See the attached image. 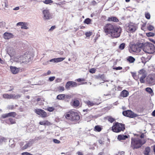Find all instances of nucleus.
<instances>
[{"instance_id":"obj_1","label":"nucleus","mask_w":155,"mask_h":155,"mask_svg":"<svg viewBox=\"0 0 155 155\" xmlns=\"http://www.w3.org/2000/svg\"><path fill=\"white\" fill-rule=\"evenodd\" d=\"M146 142V140L145 139L132 138L131 147L133 149H137L145 143Z\"/></svg>"},{"instance_id":"obj_2","label":"nucleus","mask_w":155,"mask_h":155,"mask_svg":"<svg viewBox=\"0 0 155 155\" xmlns=\"http://www.w3.org/2000/svg\"><path fill=\"white\" fill-rule=\"evenodd\" d=\"M142 48L144 52L148 54H153L155 52V47L154 45L150 43L143 44Z\"/></svg>"},{"instance_id":"obj_3","label":"nucleus","mask_w":155,"mask_h":155,"mask_svg":"<svg viewBox=\"0 0 155 155\" xmlns=\"http://www.w3.org/2000/svg\"><path fill=\"white\" fill-rule=\"evenodd\" d=\"M31 58L29 55L27 56L25 55L24 56L15 57L14 58V60L16 62L20 63L21 64L22 63L27 64L31 60Z\"/></svg>"},{"instance_id":"obj_4","label":"nucleus","mask_w":155,"mask_h":155,"mask_svg":"<svg viewBox=\"0 0 155 155\" xmlns=\"http://www.w3.org/2000/svg\"><path fill=\"white\" fill-rule=\"evenodd\" d=\"M125 129L124 125L122 124L116 122L114 123L112 127V130L116 133L123 131Z\"/></svg>"},{"instance_id":"obj_5","label":"nucleus","mask_w":155,"mask_h":155,"mask_svg":"<svg viewBox=\"0 0 155 155\" xmlns=\"http://www.w3.org/2000/svg\"><path fill=\"white\" fill-rule=\"evenodd\" d=\"M147 71L144 69H140L138 71L137 76L140 78V81L141 83H144V79L147 77Z\"/></svg>"},{"instance_id":"obj_6","label":"nucleus","mask_w":155,"mask_h":155,"mask_svg":"<svg viewBox=\"0 0 155 155\" xmlns=\"http://www.w3.org/2000/svg\"><path fill=\"white\" fill-rule=\"evenodd\" d=\"M137 24L132 22H130L126 25V30L128 32L133 33L137 30Z\"/></svg>"},{"instance_id":"obj_7","label":"nucleus","mask_w":155,"mask_h":155,"mask_svg":"<svg viewBox=\"0 0 155 155\" xmlns=\"http://www.w3.org/2000/svg\"><path fill=\"white\" fill-rule=\"evenodd\" d=\"M122 31L121 28L119 27L115 26L111 33L110 36L113 38H117L120 37Z\"/></svg>"},{"instance_id":"obj_8","label":"nucleus","mask_w":155,"mask_h":155,"mask_svg":"<svg viewBox=\"0 0 155 155\" xmlns=\"http://www.w3.org/2000/svg\"><path fill=\"white\" fill-rule=\"evenodd\" d=\"M35 142V140L33 139L30 140L28 141H25V142H21L20 143V145L21 147L25 144L24 145L21 147L23 150L26 149L32 146Z\"/></svg>"},{"instance_id":"obj_9","label":"nucleus","mask_w":155,"mask_h":155,"mask_svg":"<svg viewBox=\"0 0 155 155\" xmlns=\"http://www.w3.org/2000/svg\"><path fill=\"white\" fill-rule=\"evenodd\" d=\"M115 27V26H113L111 24H107L104 27V30L107 35H109L110 36L111 35V33L112 31H113Z\"/></svg>"},{"instance_id":"obj_10","label":"nucleus","mask_w":155,"mask_h":155,"mask_svg":"<svg viewBox=\"0 0 155 155\" xmlns=\"http://www.w3.org/2000/svg\"><path fill=\"white\" fill-rule=\"evenodd\" d=\"M43 18L45 20H48L52 18L51 14L49 10L47 8L43 10L42 11Z\"/></svg>"},{"instance_id":"obj_11","label":"nucleus","mask_w":155,"mask_h":155,"mask_svg":"<svg viewBox=\"0 0 155 155\" xmlns=\"http://www.w3.org/2000/svg\"><path fill=\"white\" fill-rule=\"evenodd\" d=\"M34 111L36 114L42 117H45L48 116L47 113L41 109H37Z\"/></svg>"},{"instance_id":"obj_12","label":"nucleus","mask_w":155,"mask_h":155,"mask_svg":"<svg viewBox=\"0 0 155 155\" xmlns=\"http://www.w3.org/2000/svg\"><path fill=\"white\" fill-rule=\"evenodd\" d=\"M123 115L125 116L131 118H133L137 116V114L134 113L130 110H127L123 112Z\"/></svg>"},{"instance_id":"obj_13","label":"nucleus","mask_w":155,"mask_h":155,"mask_svg":"<svg viewBox=\"0 0 155 155\" xmlns=\"http://www.w3.org/2000/svg\"><path fill=\"white\" fill-rule=\"evenodd\" d=\"M147 82L151 85L155 84V76L153 75H150L147 78Z\"/></svg>"},{"instance_id":"obj_14","label":"nucleus","mask_w":155,"mask_h":155,"mask_svg":"<svg viewBox=\"0 0 155 155\" xmlns=\"http://www.w3.org/2000/svg\"><path fill=\"white\" fill-rule=\"evenodd\" d=\"M142 47L140 48L138 46L136 45H133L130 47V50H131L134 52L138 53L140 51Z\"/></svg>"},{"instance_id":"obj_15","label":"nucleus","mask_w":155,"mask_h":155,"mask_svg":"<svg viewBox=\"0 0 155 155\" xmlns=\"http://www.w3.org/2000/svg\"><path fill=\"white\" fill-rule=\"evenodd\" d=\"M72 121H77L79 119L80 116L77 112L72 110Z\"/></svg>"},{"instance_id":"obj_16","label":"nucleus","mask_w":155,"mask_h":155,"mask_svg":"<svg viewBox=\"0 0 155 155\" xmlns=\"http://www.w3.org/2000/svg\"><path fill=\"white\" fill-rule=\"evenodd\" d=\"M65 58H54L50 60L49 61L53 62V63H56L62 61Z\"/></svg>"},{"instance_id":"obj_17","label":"nucleus","mask_w":155,"mask_h":155,"mask_svg":"<svg viewBox=\"0 0 155 155\" xmlns=\"http://www.w3.org/2000/svg\"><path fill=\"white\" fill-rule=\"evenodd\" d=\"M107 140L108 142H107L105 143L106 146L107 147L109 145V144L110 143V141L109 139H107ZM98 143L101 145H103L105 144L104 140L103 138H101L99 140H98Z\"/></svg>"},{"instance_id":"obj_18","label":"nucleus","mask_w":155,"mask_h":155,"mask_svg":"<svg viewBox=\"0 0 155 155\" xmlns=\"http://www.w3.org/2000/svg\"><path fill=\"white\" fill-rule=\"evenodd\" d=\"M3 37L5 39H9L14 37V35L12 33L5 32L3 35Z\"/></svg>"},{"instance_id":"obj_19","label":"nucleus","mask_w":155,"mask_h":155,"mask_svg":"<svg viewBox=\"0 0 155 155\" xmlns=\"http://www.w3.org/2000/svg\"><path fill=\"white\" fill-rule=\"evenodd\" d=\"M72 110L69 112L66 113L65 114V118L68 120H69L72 121Z\"/></svg>"},{"instance_id":"obj_20","label":"nucleus","mask_w":155,"mask_h":155,"mask_svg":"<svg viewBox=\"0 0 155 155\" xmlns=\"http://www.w3.org/2000/svg\"><path fill=\"white\" fill-rule=\"evenodd\" d=\"M10 69L11 72L13 74H16L19 71V69L15 67L11 66Z\"/></svg>"},{"instance_id":"obj_21","label":"nucleus","mask_w":155,"mask_h":155,"mask_svg":"<svg viewBox=\"0 0 155 155\" xmlns=\"http://www.w3.org/2000/svg\"><path fill=\"white\" fill-rule=\"evenodd\" d=\"M128 95L129 92L126 90L122 91L120 94L121 96L123 97H126L128 96Z\"/></svg>"},{"instance_id":"obj_22","label":"nucleus","mask_w":155,"mask_h":155,"mask_svg":"<svg viewBox=\"0 0 155 155\" xmlns=\"http://www.w3.org/2000/svg\"><path fill=\"white\" fill-rule=\"evenodd\" d=\"M128 138L127 135H119L117 137V139L119 140H124Z\"/></svg>"},{"instance_id":"obj_23","label":"nucleus","mask_w":155,"mask_h":155,"mask_svg":"<svg viewBox=\"0 0 155 155\" xmlns=\"http://www.w3.org/2000/svg\"><path fill=\"white\" fill-rule=\"evenodd\" d=\"M150 151V148L149 147H147L145 148L143 153L144 155H149Z\"/></svg>"},{"instance_id":"obj_24","label":"nucleus","mask_w":155,"mask_h":155,"mask_svg":"<svg viewBox=\"0 0 155 155\" xmlns=\"http://www.w3.org/2000/svg\"><path fill=\"white\" fill-rule=\"evenodd\" d=\"M85 103L87 104V105L89 107H91L94 106V105L96 104V103L93 102L91 101H86L85 102Z\"/></svg>"},{"instance_id":"obj_25","label":"nucleus","mask_w":155,"mask_h":155,"mask_svg":"<svg viewBox=\"0 0 155 155\" xmlns=\"http://www.w3.org/2000/svg\"><path fill=\"white\" fill-rule=\"evenodd\" d=\"M109 21L117 22L118 21V19L115 17H109L108 19Z\"/></svg>"},{"instance_id":"obj_26","label":"nucleus","mask_w":155,"mask_h":155,"mask_svg":"<svg viewBox=\"0 0 155 155\" xmlns=\"http://www.w3.org/2000/svg\"><path fill=\"white\" fill-rule=\"evenodd\" d=\"M127 60L130 63H133L135 61V59L133 57L130 56L127 58Z\"/></svg>"},{"instance_id":"obj_27","label":"nucleus","mask_w":155,"mask_h":155,"mask_svg":"<svg viewBox=\"0 0 155 155\" xmlns=\"http://www.w3.org/2000/svg\"><path fill=\"white\" fill-rule=\"evenodd\" d=\"M41 125H50V123L48 121H43L41 122H40L39 123Z\"/></svg>"},{"instance_id":"obj_28","label":"nucleus","mask_w":155,"mask_h":155,"mask_svg":"<svg viewBox=\"0 0 155 155\" xmlns=\"http://www.w3.org/2000/svg\"><path fill=\"white\" fill-rule=\"evenodd\" d=\"M65 94H61L58 95L57 98L59 100H63L64 99Z\"/></svg>"},{"instance_id":"obj_29","label":"nucleus","mask_w":155,"mask_h":155,"mask_svg":"<svg viewBox=\"0 0 155 155\" xmlns=\"http://www.w3.org/2000/svg\"><path fill=\"white\" fill-rule=\"evenodd\" d=\"M79 101L77 100H75L73 102V105L75 107H77L79 106Z\"/></svg>"},{"instance_id":"obj_30","label":"nucleus","mask_w":155,"mask_h":155,"mask_svg":"<svg viewBox=\"0 0 155 155\" xmlns=\"http://www.w3.org/2000/svg\"><path fill=\"white\" fill-rule=\"evenodd\" d=\"M8 117H15L17 115V114L15 112H11L8 113Z\"/></svg>"},{"instance_id":"obj_31","label":"nucleus","mask_w":155,"mask_h":155,"mask_svg":"<svg viewBox=\"0 0 155 155\" xmlns=\"http://www.w3.org/2000/svg\"><path fill=\"white\" fill-rule=\"evenodd\" d=\"M102 130L101 128L99 125H97L95 127L94 130L98 132H100Z\"/></svg>"},{"instance_id":"obj_32","label":"nucleus","mask_w":155,"mask_h":155,"mask_svg":"<svg viewBox=\"0 0 155 155\" xmlns=\"http://www.w3.org/2000/svg\"><path fill=\"white\" fill-rule=\"evenodd\" d=\"M28 24L27 23L24 22V24L21 26V28L23 29H28V27H27Z\"/></svg>"},{"instance_id":"obj_33","label":"nucleus","mask_w":155,"mask_h":155,"mask_svg":"<svg viewBox=\"0 0 155 155\" xmlns=\"http://www.w3.org/2000/svg\"><path fill=\"white\" fill-rule=\"evenodd\" d=\"M3 96L4 98L5 99H11V94H3Z\"/></svg>"},{"instance_id":"obj_34","label":"nucleus","mask_w":155,"mask_h":155,"mask_svg":"<svg viewBox=\"0 0 155 155\" xmlns=\"http://www.w3.org/2000/svg\"><path fill=\"white\" fill-rule=\"evenodd\" d=\"M71 81H69L67 82L66 85V87L67 89L71 87Z\"/></svg>"},{"instance_id":"obj_35","label":"nucleus","mask_w":155,"mask_h":155,"mask_svg":"<svg viewBox=\"0 0 155 155\" xmlns=\"http://www.w3.org/2000/svg\"><path fill=\"white\" fill-rule=\"evenodd\" d=\"M8 120L10 122V124H15L16 123L15 119L12 118H9Z\"/></svg>"},{"instance_id":"obj_36","label":"nucleus","mask_w":155,"mask_h":155,"mask_svg":"<svg viewBox=\"0 0 155 155\" xmlns=\"http://www.w3.org/2000/svg\"><path fill=\"white\" fill-rule=\"evenodd\" d=\"M91 21V19L89 18L86 19L84 21V23L87 24L89 25L90 24Z\"/></svg>"},{"instance_id":"obj_37","label":"nucleus","mask_w":155,"mask_h":155,"mask_svg":"<svg viewBox=\"0 0 155 155\" xmlns=\"http://www.w3.org/2000/svg\"><path fill=\"white\" fill-rule=\"evenodd\" d=\"M146 35L147 37H149L154 36L155 34V33L153 32H149L148 33H146Z\"/></svg>"},{"instance_id":"obj_38","label":"nucleus","mask_w":155,"mask_h":155,"mask_svg":"<svg viewBox=\"0 0 155 155\" xmlns=\"http://www.w3.org/2000/svg\"><path fill=\"white\" fill-rule=\"evenodd\" d=\"M7 139L2 136H0V143H2L3 142H6Z\"/></svg>"},{"instance_id":"obj_39","label":"nucleus","mask_w":155,"mask_h":155,"mask_svg":"<svg viewBox=\"0 0 155 155\" xmlns=\"http://www.w3.org/2000/svg\"><path fill=\"white\" fill-rule=\"evenodd\" d=\"M146 91L150 94H151L153 92L152 90L150 87L146 88Z\"/></svg>"},{"instance_id":"obj_40","label":"nucleus","mask_w":155,"mask_h":155,"mask_svg":"<svg viewBox=\"0 0 155 155\" xmlns=\"http://www.w3.org/2000/svg\"><path fill=\"white\" fill-rule=\"evenodd\" d=\"M55 108L54 107H48L46 109L49 112H52L54 110Z\"/></svg>"},{"instance_id":"obj_41","label":"nucleus","mask_w":155,"mask_h":155,"mask_svg":"<svg viewBox=\"0 0 155 155\" xmlns=\"http://www.w3.org/2000/svg\"><path fill=\"white\" fill-rule=\"evenodd\" d=\"M53 2V1L51 0H45L43 1V2L44 3L47 4L52 3Z\"/></svg>"},{"instance_id":"obj_42","label":"nucleus","mask_w":155,"mask_h":155,"mask_svg":"<svg viewBox=\"0 0 155 155\" xmlns=\"http://www.w3.org/2000/svg\"><path fill=\"white\" fill-rule=\"evenodd\" d=\"M154 28L153 26L151 25H149L147 27V29L150 31L153 30Z\"/></svg>"},{"instance_id":"obj_43","label":"nucleus","mask_w":155,"mask_h":155,"mask_svg":"<svg viewBox=\"0 0 155 155\" xmlns=\"http://www.w3.org/2000/svg\"><path fill=\"white\" fill-rule=\"evenodd\" d=\"M125 44L122 43L119 46V48L120 50H123L125 48Z\"/></svg>"},{"instance_id":"obj_44","label":"nucleus","mask_w":155,"mask_h":155,"mask_svg":"<svg viewBox=\"0 0 155 155\" xmlns=\"http://www.w3.org/2000/svg\"><path fill=\"white\" fill-rule=\"evenodd\" d=\"M145 17L146 18L148 19H149L150 18V14L148 13H145Z\"/></svg>"},{"instance_id":"obj_45","label":"nucleus","mask_w":155,"mask_h":155,"mask_svg":"<svg viewBox=\"0 0 155 155\" xmlns=\"http://www.w3.org/2000/svg\"><path fill=\"white\" fill-rule=\"evenodd\" d=\"M71 87H74L77 86V84L76 83L71 81Z\"/></svg>"},{"instance_id":"obj_46","label":"nucleus","mask_w":155,"mask_h":155,"mask_svg":"<svg viewBox=\"0 0 155 155\" xmlns=\"http://www.w3.org/2000/svg\"><path fill=\"white\" fill-rule=\"evenodd\" d=\"M8 113L2 114L1 117L2 118H5L8 117Z\"/></svg>"},{"instance_id":"obj_47","label":"nucleus","mask_w":155,"mask_h":155,"mask_svg":"<svg viewBox=\"0 0 155 155\" xmlns=\"http://www.w3.org/2000/svg\"><path fill=\"white\" fill-rule=\"evenodd\" d=\"M85 35L87 37H89L92 35V32H86L85 33Z\"/></svg>"},{"instance_id":"obj_48","label":"nucleus","mask_w":155,"mask_h":155,"mask_svg":"<svg viewBox=\"0 0 155 155\" xmlns=\"http://www.w3.org/2000/svg\"><path fill=\"white\" fill-rule=\"evenodd\" d=\"M99 2V0H97V1H96L95 0H93V1L92 2L91 4L93 5H96L97 3Z\"/></svg>"},{"instance_id":"obj_49","label":"nucleus","mask_w":155,"mask_h":155,"mask_svg":"<svg viewBox=\"0 0 155 155\" xmlns=\"http://www.w3.org/2000/svg\"><path fill=\"white\" fill-rule=\"evenodd\" d=\"M108 120L110 123H112L114 121V119L111 117H110L108 118Z\"/></svg>"},{"instance_id":"obj_50","label":"nucleus","mask_w":155,"mask_h":155,"mask_svg":"<svg viewBox=\"0 0 155 155\" xmlns=\"http://www.w3.org/2000/svg\"><path fill=\"white\" fill-rule=\"evenodd\" d=\"M122 69V67H114L113 68V69L114 70H121Z\"/></svg>"},{"instance_id":"obj_51","label":"nucleus","mask_w":155,"mask_h":155,"mask_svg":"<svg viewBox=\"0 0 155 155\" xmlns=\"http://www.w3.org/2000/svg\"><path fill=\"white\" fill-rule=\"evenodd\" d=\"M96 71V70L94 68H91L90 70V72L91 73L93 74L95 73Z\"/></svg>"},{"instance_id":"obj_52","label":"nucleus","mask_w":155,"mask_h":155,"mask_svg":"<svg viewBox=\"0 0 155 155\" xmlns=\"http://www.w3.org/2000/svg\"><path fill=\"white\" fill-rule=\"evenodd\" d=\"M14 106L13 105H8L7 108L9 109H13L14 108Z\"/></svg>"},{"instance_id":"obj_53","label":"nucleus","mask_w":155,"mask_h":155,"mask_svg":"<svg viewBox=\"0 0 155 155\" xmlns=\"http://www.w3.org/2000/svg\"><path fill=\"white\" fill-rule=\"evenodd\" d=\"M55 78V77L54 76H53V77H50L49 78V81H52L54 80Z\"/></svg>"},{"instance_id":"obj_54","label":"nucleus","mask_w":155,"mask_h":155,"mask_svg":"<svg viewBox=\"0 0 155 155\" xmlns=\"http://www.w3.org/2000/svg\"><path fill=\"white\" fill-rule=\"evenodd\" d=\"M64 90V88L63 87H59V91L60 92H62Z\"/></svg>"},{"instance_id":"obj_55","label":"nucleus","mask_w":155,"mask_h":155,"mask_svg":"<svg viewBox=\"0 0 155 155\" xmlns=\"http://www.w3.org/2000/svg\"><path fill=\"white\" fill-rule=\"evenodd\" d=\"M64 99H70L71 97V96L69 95L65 94Z\"/></svg>"},{"instance_id":"obj_56","label":"nucleus","mask_w":155,"mask_h":155,"mask_svg":"<svg viewBox=\"0 0 155 155\" xmlns=\"http://www.w3.org/2000/svg\"><path fill=\"white\" fill-rule=\"evenodd\" d=\"M24 22H19L16 25L17 26H22L24 24Z\"/></svg>"},{"instance_id":"obj_57","label":"nucleus","mask_w":155,"mask_h":155,"mask_svg":"<svg viewBox=\"0 0 155 155\" xmlns=\"http://www.w3.org/2000/svg\"><path fill=\"white\" fill-rule=\"evenodd\" d=\"M15 99L19 98L21 97V95L19 94H15Z\"/></svg>"},{"instance_id":"obj_58","label":"nucleus","mask_w":155,"mask_h":155,"mask_svg":"<svg viewBox=\"0 0 155 155\" xmlns=\"http://www.w3.org/2000/svg\"><path fill=\"white\" fill-rule=\"evenodd\" d=\"M22 155H32V154L27 152H24L22 153Z\"/></svg>"},{"instance_id":"obj_59","label":"nucleus","mask_w":155,"mask_h":155,"mask_svg":"<svg viewBox=\"0 0 155 155\" xmlns=\"http://www.w3.org/2000/svg\"><path fill=\"white\" fill-rule=\"evenodd\" d=\"M15 94H11V99H15Z\"/></svg>"},{"instance_id":"obj_60","label":"nucleus","mask_w":155,"mask_h":155,"mask_svg":"<svg viewBox=\"0 0 155 155\" xmlns=\"http://www.w3.org/2000/svg\"><path fill=\"white\" fill-rule=\"evenodd\" d=\"M54 142L56 143H59L60 142V141L57 139H54Z\"/></svg>"},{"instance_id":"obj_61","label":"nucleus","mask_w":155,"mask_h":155,"mask_svg":"<svg viewBox=\"0 0 155 155\" xmlns=\"http://www.w3.org/2000/svg\"><path fill=\"white\" fill-rule=\"evenodd\" d=\"M61 79L60 78H57L56 80V82H59L61 81Z\"/></svg>"},{"instance_id":"obj_62","label":"nucleus","mask_w":155,"mask_h":155,"mask_svg":"<svg viewBox=\"0 0 155 155\" xmlns=\"http://www.w3.org/2000/svg\"><path fill=\"white\" fill-rule=\"evenodd\" d=\"M77 81L78 82H80L82 81H84V78H78L77 79Z\"/></svg>"},{"instance_id":"obj_63","label":"nucleus","mask_w":155,"mask_h":155,"mask_svg":"<svg viewBox=\"0 0 155 155\" xmlns=\"http://www.w3.org/2000/svg\"><path fill=\"white\" fill-rule=\"evenodd\" d=\"M55 26H53L51 27L49 29V31H52L55 28Z\"/></svg>"},{"instance_id":"obj_64","label":"nucleus","mask_w":155,"mask_h":155,"mask_svg":"<svg viewBox=\"0 0 155 155\" xmlns=\"http://www.w3.org/2000/svg\"><path fill=\"white\" fill-rule=\"evenodd\" d=\"M10 146V147L12 148L14 147L15 146V144L14 143L11 144L10 143H9Z\"/></svg>"}]
</instances>
